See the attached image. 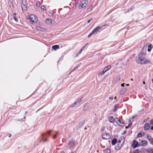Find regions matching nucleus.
<instances>
[{
	"instance_id": "41",
	"label": "nucleus",
	"mask_w": 153,
	"mask_h": 153,
	"mask_svg": "<svg viewBox=\"0 0 153 153\" xmlns=\"http://www.w3.org/2000/svg\"><path fill=\"white\" fill-rule=\"evenodd\" d=\"M36 5H37V7H39L40 6V4L39 3H36Z\"/></svg>"
},
{
	"instance_id": "51",
	"label": "nucleus",
	"mask_w": 153,
	"mask_h": 153,
	"mask_svg": "<svg viewBox=\"0 0 153 153\" xmlns=\"http://www.w3.org/2000/svg\"><path fill=\"white\" fill-rule=\"evenodd\" d=\"M143 84H145V82L144 81H143Z\"/></svg>"
},
{
	"instance_id": "11",
	"label": "nucleus",
	"mask_w": 153,
	"mask_h": 153,
	"mask_svg": "<svg viewBox=\"0 0 153 153\" xmlns=\"http://www.w3.org/2000/svg\"><path fill=\"white\" fill-rule=\"evenodd\" d=\"M23 1H24V0H22V3L23 5H22V9L23 10L26 11L27 10V6L26 4L23 3Z\"/></svg>"
},
{
	"instance_id": "56",
	"label": "nucleus",
	"mask_w": 153,
	"mask_h": 153,
	"mask_svg": "<svg viewBox=\"0 0 153 153\" xmlns=\"http://www.w3.org/2000/svg\"><path fill=\"white\" fill-rule=\"evenodd\" d=\"M46 140H47L46 139L45 140V141H46Z\"/></svg>"
},
{
	"instance_id": "20",
	"label": "nucleus",
	"mask_w": 153,
	"mask_h": 153,
	"mask_svg": "<svg viewBox=\"0 0 153 153\" xmlns=\"http://www.w3.org/2000/svg\"><path fill=\"white\" fill-rule=\"evenodd\" d=\"M82 97H81L80 98H78L75 102V103H76V104L77 105L79 104L80 101L82 100Z\"/></svg>"
},
{
	"instance_id": "27",
	"label": "nucleus",
	"mask_w": 153,
	"mask_h": 153,
	"mask_svg": "<svg viewBox=\"0 0 153 153\" xmlns=\"http://www.w3.org/2000/svg\"><path fill=\"white\" fill-rule=\"evenodd\" d=\"M77 105L76 104V103H75V102H74L73 104H72L71 106H70V107L71 108H72L73 107H74L75 105Z\"/></svg>"
},
{
	"instance_id": "40",
	"label": "nucleus",
	"mask_w": 153,
	"mask_h": 153,
	"mask_svg": "<svg viewBox=\"0 0 153 153\" xmlns=\"http://www.w3.org/2000/svg\"><path fill=\"white\" fill-rule=\"evenodd\" d=\"M57 137V135H55L53 137V138L55 139Z\"/></svg>"
},
{
	"instance_id": "34",
	"label": "nucleus",
	"mask_w": 153,
	"mask_h": 153,
	"mask_svg": "<svg viewBox=\"0 0 153 153\" xmlns=\"http://www.w3.org/2000/svg\"><path fill=\"white\" fill-rule=\"evenodd\" d=\"M86 45H85L81 48V51H82L83 49H84L85 48L86 46Z\"/></svg>"
},
{
	"instance_id": "53",
	"label": "nucleus",
	"mask_w": 153,
	"mask_h": 153,
	"mask_svg": "<svg viewBox=\"0 0 153 153\" xmlns=\"http://www.w3.org/2000/svg\"><path fill=\"white\" fill-rule=\"evenodd\" d=\"M127 86H128L129 85L128 84H126Z\"/></svg>"
},
{
	"instance_id": "5",
	"label": "nucleus",
	"mask_w": 153,
	"mask_h": 153,
	"mask_svg": "<svg viewBox=\"0 0 153 153\" xmlns=\"http://www.w3.org/2000/svg\"><path fill=\"white\" fill-rule=\"evenodd\" d=\"M46 23L49 25H52L54 24V21L52 19H47L45 21Z\"/></svg>"
},
{
	"instance_id": "15",
	"label": "nucleus",
	"mask_w": 153,
	"mask_h": 153,
	"mask_svg": "<svg viewBox=\"0 0 153 153\" xmlns=\"http://www.w3.org/2000/svg\"><path fill=\"white\" fill-rule=\"evenodd\" d=\"M111 68V66L110 65H108L104 68L103 71L105 72L108 71Z\"/></svg>"
},
{
	"instance_id": "6",
	"label": "nucleus",
	"mask_w": 153,
	"mask_h": 153,
	"mask_svg": "<svg viewBox=\"0 0 153 153\" xmlns=\"http://www.w3.org/2000/svg\"><path fill=\"white\" fill-rule=\"evenodd\" d=\"M102 138L105 139H108L110 137V136L107 133H105L102 135Z\"/></svg>"
},
{
	"instance_id": "18",
	"label": "nucleus",
	"mask_w": 153,
	"mask_h": 153,
	"mask_svg": "<svg viewBox=\"0 0 153 153\" xmlns=\"http://www.w3.org/2000/svg\"><path fill=\"white\" fill-rule=\"evenodd\" d=\"M147 152L148 153H153V148H148L147 149Z\"/></svg>"
},
{
	"instance_id": "24",
	"label": "nucleus",
	"mask_w": 153,
	"mask_h": 153,
	"mask_svg": "<svg viewBox=\"0 0 153 153\" xmlns=\"http://www.w3.org/2000/svg\"><path fill=\"white\" fill-rule=\"evenodd\" d=\"M105 73V72L103 70L101 72H99L98 73V74L100 75H104Z\"/></svg>"
},
{
	"instance_id": "45",
	"label": "nucleus",
	"mask_w": 153,
	"mask_h": 153,
	"mask_svg": "<svg viewBox=\"0 0 153 153\" xmlns=\"http://www.w3.org/2000/svg\"><path fill=\"white\" fill-rule=\"evenodd\" d=\"M109 99L111 100H113V97H110L109 98Z\"/></svg>"
},
{
	"instance_id": "42",
	"label": "nucleus",
	"mask_w": 153,
	"mask_h": 153,
	"mask_svg": "<svg viewBox=\"0 0 153 153\" xmlns=\"http://www.w3.org/2000/svg\"><path fill=\"white\" fill-rule=\"evenodd\" d=\"M51 131V130H50L49 131H48L47 133V134H49L50 132Z\"/></svg>"
},
{
	"instance_id": "23",
	"label": "nucleus",
	"mask_w": 153,
	"mask_h": 153,
	"mask_svg": "<svg viewBox=\"0 0 153 153\" xmlns=\"http://www.w3.org/2000/svg\"><path fill=\"white\" fill-rule=\"evenodd\" d=\"M117 141V140L115 139H114L112 141L111 143L113 145H114L116 143Z\"/></svg>"
},
{
	"instance_id": "31",
	"label": "nucleus",
	"mask_w": 153,
	"mask_h": 153,
	"mask_svg": "<svg viewBox=\"0 0 153 153\" xmlns=\"http://www.w3.org/2000/svg\"><path fill=\"white\" fill-rule=\"evenodd\" d=\"M13 19L15 20L16 22H18V19L16 17L13 18Z\"/></svg>"
},
{
	"instance_id": "7",
	"label": "nucleus",
	"mask_w": 153,
	"mask_h": 153,
	"mask_svg": "<svg viewBox=\"0 0 153 153\" xmlns=\"http://www.w3.org/2000/svg\"><path fill=\"white\" fill-rule=\"evenodd\" d=\"M101 28L102 27L100 26H97L92 31V33H95L98 32L99 30L101 29Z\"/></svg>"
},
{
	"instance_id": "25",
	"label": "nucleus",
	"mask_w": 153,
	"mask_h": 153,
	"mask_svg": "<svg viewBox=\"0 0 153 153\" xmlns=\"http://www.w3.org/2000/svg\"><path fill=\"white\" fill-rule=\"evenodd\" d=\"M144 135V134L143 133H139L138 134V137H141L142 136H143Z\"/></svg>"
},
{
	"instance_id": "14",
	"label": "nucleus",
	"mask_w": 153,
	"mask_h": 153,
	"mask_svg": "<svg viewBox=\"0 0 153 153\" xmlns=\"http://www.w3.org/2000/svg\"><path fill=\"white\" fill-rule=\"evenodd\" d=\"M120 76H117L116 78L114 79V82L115 83H117L120 80Z\"/></svg>"
},
{
	"instance_id": "13",
	"label": "nucleus",
	"mask_w": 153,
	"mask_h": 153,
	"mask_svg": "<svg viewBox=\"0 0 153 153\" xmlns=\"http://www.w3.org/2000/svg\"><path fill=\"white\" fill-rule=\"evenodd\" d=\"M132 143L134 148H135L137 146L138 143L135 140H134L133 141Z\"/></svg>"
},
{
	"instance_id": "55",
	"label": "nucleus",
	"mask_w": 153,
	"mask_h": 153,
	"mask_svg": "<svg viewBox=\"0 0 153 153\" xmlns=\"http://www.w3.org/2000/svg\"><path fill=\"white\" fill-rule=\"evenodd\" d=\"M116 97H115L114 98V99H116Z\"/></svg>"
},
{
	"instance_id": "29",
	"label": "nucleus",
	"mask_w": 153,
	"mask_h": 153,
	"mask_svg": "<svg viewBox=\"0 0 153 153\" xmlns=\"http://www.w3.org/2000/svg\"><path fill=\"white\" fill-rule=\"evenodd\" d=\"M41 8L44 10H45L46 9V7L44 5H42L41 6Z\"/></svg>"
},
{
	"instance_id": "38",
	"label": "nucleus",
	"mask_w": 153,
	"mask_h": 153,
	"mask_svg": "<svg viewBox=\"0 0 153 153\" xmlns=\"http://www.w3.org/2000/svg\"><path fill=\"white\" fill-rule=\"evenodd\" d=\"M16 13H14L13 15V18H14L15 17H16Z\"/></svg>"
},
{
	"instance_id": "46",
	"label": "nucleus",
	"mask_w": 153,
	"mask_h": 153,
	"mask_svg": "<svg viewBox=\"0 0 153 153\" xmlns=\"http://www.w3.org/2000/svg\"><path fill=\"white\" fill-rule=\"evenodd\" d=\"M137 117V116H134L132 117V118H135V117Z\"/></svg>"
},
{
	"instance_id": "17",
	"label": "nucleus",
	"mask_w": 153,
	"mask_h": 153,
	"mask_svg": "<svg viewBox=\"0 0 153 153\" xmlns=\"http://www.w3.org/2000/svg\"><path fill=\"white\" fill-rule=\"evenodd\" d=\"M109 121L111 123H113L114 121V120L113 117L112 116H110L108 118Z\"/></svg>"
},
{
	"instance_id": "4",
	"label": "nucleus",
	"mask_w": 153,
	"mask_h": 153,
	"mask_svg": "<svg viewBox=\"0 0 153 153\" xmlns=\"http://www.w3.org/2000/svg\"><path fill=\"white\" fill-rule=\"evenodd\" d=\"M114 121L117 124L120 126H122L124 123V122H121L120 120H119L117 118H116L114 119Z\"/></svg>"
},
{
	"instance_id": "32",
	"label": "nucleus",
	"mask_w": 153,
	"mask_h": 153,
	"mask_svg": "<svg viewBox=\"0 0 153 153\" xmlns=\"http://www.w3.org/2000/svg\"><path fill=\"white\" fill-rule=\"evenodd\" d=\"M150 123L151 125H153V119L150 121Z\"/></svg>"
},
{
	"instance_id": "21",
	"label": "nucleus",
	"mask_w": 153,
	"mask_h": 153,
	"mask_svg": "<svg viewBox=\"0 0 153 153\" xmlns=\"http://www.w3.org/2000/svg\"><path fill=\"white\" fill-rule=\"evenodd\" d=\"M111 151L109 149H106L104 150V153H110Z\"/></svg>"
},
{
	"instance_id": "19",
	"label": "nucleus",
	"mask_w": 153,
	"mask_h": 153,
	"mask_svg": "<svg viewBox=\"0 0 153 153\" xmlns=\"http://www.w3.org/2000/svg\"><path fill=\"white\" fill-rule=\"evenodd\" d=\"M52 48L54 50H56L59 48V46L58 45H54L52 46Z\"/></svg>"
},
{
	"instance_id": "26",
	"label": "nucleus",
	"mask_w": 153,
	"mask_h": 153,
	"mask_svg": "<svg viewBox=\"0 0 153 153\" xmlns=\"http://www.w3.org/2000/svg\"><path fill=\"white\" fill-rule=\"evenodd\" d=\"M132 126V123H130L128 125V126H126V128H130Z\"/></svg>"
},
{
	"instance_id": "52",
	"label": "nucleus",
	"mask_w": 153,
	"mask_h": 153,
	"mask_svg": "<svg viewBox=\"0 0 153 153\" xmlns=\"http://www.w3.org/2000/svg\"><path fill=\"white\" fill-rule=\"evenodd\" d=\"M152 82L153 83V78L152 79Z\"/></svg>"
},
{
	"instance_id": "8",
	"label": "nucleus",
	"mask_w": 153,
	"mask_h": 153,
	"mask_svg": "<svg viewBox=\"0 0 153 153\" xmlns=\"http://www.w3.org/2000/svg\"><path fill=\"white\" fill-rule=\"evenodd\" d=\"M147 137L150 143L153 145V138H152L149 135H147Z\"/></svg>"
},
{
	"instance_id": "37",
	"label": "nucleus",
	"mask_w": 153,
	"mask_h": 153,
	"mask_svg": "<svg viewBox=\"0 0 153 153\" xmlns=\"http://www.w3.org/2000/svg\"><path fill=\"white\" fill-rule=\"evenodd\" d=\"M8 3L10 5H11L12 4V3L11 1L10 0L8 1Z\"/></svg>"
},
{
	"instance_id": "1",
	"label": "nucleus",
	"mask_w": 153,
	"mask_h": 153,
	"mask_svg": "<svg viewBox=\"0 0 153 153\" xmlns=\"http://www.w3.org/2000/svg\"><path fill=\"white\" fill-rule=\"evenodd\" d=\"M135 60L138 64L141 65L148 64L150 62L149 59L140 56H137Z\"/></svg>"
},
{
	"instance_id": "49",
	"label": "nucleus",
	"mask_w": 153,
	"mask_h": 153,
	"mask_svg": "<svg viewBox=\"0 0 153 153\" xmlns=\"http://www.w3.org/2000/svg\"><path fill=\"white\" fill-rule=\"evenodd\" d=\"M61 153H65V152L64 151H62L61 152Z\"/></svg>"
},
{
	"instance_id": "22",
	"label": "nucleus",
	"mask_w": 153,
	"mask_h": 153,
	"mask_svg": "<svg viewBox=\"0 0 153 153\" xmlns=\"http://www.w3.org/2000/svg\"><path fill=\"white\" fill-rule=\"evenodd\" d=\"M118 105L117 104H116L114 107L113 110L115 112L117 110L118 108Z\"/></svg>"
},
{
	"instance_id": "10",
	"label": "nucleus",
	"mask_w": 153,
	"mask_h": 153,
	"mask_svg": "<svg viewBox=\"0 0 153 153\" xmlns=\"http://www.w3.org/2000/svg\"><path fill=\"white\" fill-rule=\"evenodd\" d=\"M89 106V104L88 103L85 104L83 108L84 110L85 111L87 110L88 109Z\"/></svg>"
},
{
	"instance_id": "54",
	"label": "nucleus",
	"mask_w": 153,
	"mask_h": 153,
	"mask_svg": "<svg viewBox=\"0 0 153 153\" xmlns=\"http://www.w3.org/2000/svg\"><path fill=\"white\" fill-rule=\"evenodd\" d=\"M44 134H42V135L43 136H44Z\"/></svg>"
},
{
	"instance_id": "3",
	"label": "nucleus",
	"mask_w": 153,
	"mask_h": 153,
	"mask_svg": "<svg viewBox=\"0 0 153 153\" xmlns=\"http://www.w3.org/2000/svg\"><path fill=\"white\" fill-rule=\"evenodd\" d=\"M88 2L87 0H83L80 3L78 8L79 9H81L85 7L88 4Z\"/></svg>"
},
{
	"instance_id": "2",
	"label": "nucleus",
	"mask_w": 153,
	"mask_h": 153,
	"mask_svg": "<svg viewBox=\"0 0 153 153\" xmlns=\"http://www.w3.org/2000/svg\"><path fill=\"white\" fill-rule=\"evenodd\" d=\"M28 18L32 23H35L38 21L37 18L33 15H30Z\"/></svg>"
},
{
	"instance_id": "50",
	"label": "nucleus",
	"mask_w": 153,
	"mask_h": 153,
	"mask_svg": "<svg viewBox=\"0 0 153 153\" xmlns=\"http://www.w3.org/2000/svg\"><path fill=\"white\" fill-rule=\"evenodd\" d=\"M11 134H10L9 135V137H11Z\"/></svg>"
},
{
	"instance_id": "33",
	"label": "nucleus",
	"mask_w": 153,
	"mask_h": 153,
	"mask_svg": "<svg viewBox=\"0 0 153 153\" xmlns=\"http://www.w3.org/2000/svg\"><path fill=\"white\" fill-rule=\"evenodd\" d=\"M93 7V5H91L88 8V10L91 9Z\"/></svg>"
},
{
	"instance_id": "35",
	"label": "nucleus",
	"mask_w": 153,
	"mask_h": 153,
	"mask_svg": "<svg viewBox=\"0 0 153 153\" xmlns=\"http://www.w3.org/2000/svg\"><path fill=\"white\" fill-rule=\"evenodd\" d=\"M94 34V33H92V31L89 34V35L88 36V37H89L90 36H91V35L93 34Z\"/></svg>"
},
{
	"instance_id": "16",
	"label": "nucleus",
	"mask_w": 153,
	"mask_h": 153,
	"mask_svg": "<svg viewBox=\"0 0 153 153\" xmlns=\"http://www.w3.org/2000/svg\"><path fill=\"white\" fill-rule=\"evenodd\" d=\"M153 46L152 44H150L149 45L148 47V48L147 49V51L148 52H150L152 49L153 48Z\"/></svg>"
},
{
	"instance_id": "9",
	"label": "nucleus",
	"mask_w": 153,
	"mask_h": 153,
	"mask_svg": "<svg viewBox=\"0 0 153 153\" xmlns=\"http://www.w3.org/2000/svg\"><path fill=\"white\" fill-rule=\"evenodd\" d=\"M147 141L145 140H142L140 142L141 145L143 146H146L147 145Z\"/></svg>"
},
{
	"instance_id": "48",
	"label": "nucleus",
	"mask_w": 153,
	"mask_h": 153,
	"mask_svg": "<svg viewBox=\"0 0 153 153\" xmlns=\"http://www.w3.org/2000/svg\"><path fill=\"white\" fill-rule=\"evenodd\" d=\"M151 129L152 130H153V126H152L151 128Z\"/></svg>"
},
{
	"instance_id": "36",
	"label": "nucleus",
	"mask_w": 153,
	"mask_h": 153,
	"mask_svg": "<svg viewBox=\"0 0 153 153\" xmlns=\"http://www.w3.org/2000/svg\"><path fill=\"white\" fill-rule=\"evenodd\" d=\"M82 51H81V50L80 51L77 53V55H78V54L81 53Z\"/></svg>"
},
{
	"instance_id": "39",
	"label": "nucleus",
	"mask_w": 153,
	"mask_h": 153,
	"mask_svg": "<svg viewBox=\"0 0 153 153\" xmlns=\"http://www.w3.org/2000/svg\"><path fill=\"white\" fill-rule=\"evenodd\" d=\"M92 18H91L90 20H88V23H89L92 20Z\"/></svg>"
},
{
	"instance_id": "47",
	"label": "nucleus",
	"mask_w": 153,
	"mask_h": 153,
	"mask_svg": "<svg viewBox=\"0 0 153 153\" xmlns=\"http://www.w3.org/2000/svg\"><path fill=\"white\" fill-rule=\"evenodd\" d=\"M132 8H133V7H132L129 10V11H131V10H132Z\"/></svg>"
},
{
	"instance_id": "12",
	"label": "nucleus",
	"mask_w": 153,
	"mask_h": 153,
	"mask_svg": "<svg viewBox=\"0 0 153 153\" xmlns=\"http://www.w3.org/2000/svg\"><path fill=\"white\" fill-rule=\"evenodd\" d=\"M150 125L149 123H146L144 126V129L145 130H148L150 128Z\"/></svg>"
},
{
	"instance_id": "44",
	"label": "nucleus",
	"mask_w": 153,
	"mask_h": 153,
	"mask_svg": "<svg viewBox=\"0 0 153 153\" xmlns=\"http://www.w3.org/2000/svg\"><path fill=\"white\" fill-rule=\"evenodd\" d=\"M121 86H122V87H124V83H123V84H121Z\"/></svg>"
},
{
	"instance_id": "43",
	"label": "nucleus",
	"mask_w": 153,
	"mask_h": 153,
	"mask_svg": "<svg viewBox=\"0 0 153 153\" xmlns=\"http://www.w3.org/2000/svg\"><path fill=\"white\" fill-rule=\"evenodd\" d=\"M76 2L74 3L73 4V7H74V6H76Z\"/></svg>"
},
{
	"instance_id": "28",
	"label": "nucleus",
	"mask_w": 153,
	"mask_h": 153,
	"mask_svg": "<svg viewBox=\"0 0 153 153\" xmlns=\"http://www.w3.org/2000/svg\"><path fill=\"white\" fill-rule=\"evenodd\" d=\"M36 30H42V28L40 27L39 26L36 27Z\"/></svg>"
},
{
	"instance_id": "30",
	"label": "nucleus",
	"mask_w": 153,
	"mask_h": 153,
	"mask_svg": "<svg viewBox=\"0 0 153 153\" xmlns=\"http://www.w3.org/2000/svg\"><path fill=\"white\" fill-rule=\"evenodd\" d=\"M140 150L139 149H137L135 150L134 153H139Z\"/></svg>"
},
{
	"instance_id": "57",
	"label": "nucleus",
	"mask_w": 153,
	"mask_h": 153,
	"mask_svg": "<svg viewBox=\"0 0 153 153\" xmlns=\"http://www.w3.org/2000/svg\"><path fill=\"white\" fill-rule=\"evenodd\" d=\"M131 80H132L133 79H131Z\"/></svg>"
}]
</instances>
